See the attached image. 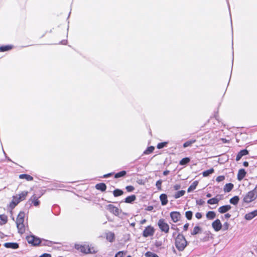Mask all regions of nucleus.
Segmentation results:
<instances>
[{
	"mask_svg": "<svg viewBox=\"0 0 257 257\" xmlns=\"http://www.w3.org/2000/svg\"><path fill=\"white\" fill-rule=\"evenodd\" d=\"M146 220L145 219H144L141 220V224H144L146 223Z\"/></svg>",
	"mask_w": 257,
	"mask_h": 257,
	"instance_id": "nucleus-57",
	"label": "nucleus"
},
{
	"mask_svg": "<svg viewBox=\"0 0 257 257\" xmlns=\"http://www.w3.org/2000/svg\"><path fill=\"white\" fill-rule=\"evenodd\" d=\"M196 203H197V204L201 205L204 203V201L202 199H199V200H196Z\"/></svg>",
	"mask_w": 257,
	"mask_h": 257,
	"instance_id": "nucleus-48",
	"label": "nucleus"
},
{
	"mask_svg": "<svg viewBox=\"0 0 257 257\" xmlns=\"http://www.w3.org/2000/svg\"><path fill=\"white\" fill-rule=\"evenodd\" d=\"M123 191L121 190L117 189L113 191V194L114 196L117 197L123 194Z\"/></svg>",
	"mask_w": 257,
	"mask_h": 257,
	"instance_id": "nucleus-30",
	"label": "nucleus"
},
{
	"mask_svg": "<svg viewBox=\"0 0 257 257\" xmlns=\"http://www.w3.org/2000/svg\"><path fill=\"white\" fill-rule=\"evenodd\" d=\"M158 226L161 230L165 233H168L169 230V226L167 223H166L164 219H161L158 221Z\"/></svg>",
	"mask_w": 257,
	"mask_h": 257,
	"instance_id": "nucleus-5",
	"label": "nucleus"
},
{
	"mask_svg": "<svg viewBox=\"0 0 257 257\" xmlns=\"http://www.w3.org/2000/svg\"><path fill=\"white\" fill-rule=\"evenodd\" d=\"M219 200H220L219 199H218L216 197H214V198H212L211 199H209L207 201V203L209 204H218Z\"/></svg>",
	"mask_w": 257,
	"mask_h": 257,
	"instance_id": "nucleus-23",
	"label": "nucleus"
},
{
	"mask_svg": "<svg viewBox=\"0 0 257 257\" xmlns=\"http://www.w3.org/2000/svg\"><path fill=\"white\" fill-rule=\"evenodd\" d=\"M162 181L161 180H159L157 181L156 183V186L157 187L158 189L159 190H161V185H162Z\"/></svg>",
	"mask_w": 257,
	"mask_h": 257,
	"instance_id": "nucleus-41",
	"label": "nucleus"
},
{
	"mask_svg": "<svg viewBox=\"0 0 257 257\" xmlns=\"http://www.w3.org/2000/svg\"><path fill=\"white\" fill-rule=\"evenodd\" d=\"M6 248H11L13 249H17L19 247V244L15 242H6L4 244Z\"/></svg>",
	"mask_w": 257,
	"mask_h": 257,
	"instance_id": "nucleus-14",
	"label": "nucleus"
},
{
	"mask_svg": "<svg viewBox=\"0 0 257 257\" xmlns=\"http://www.w3.org/2000/svg\"><path fill=\"white\" fill-rule=\"evenodd\" d=\"M224 216L226 218H229L231 216V215L230 214L227 213L224 215Z\"/></svg>",
	"mask_w": 257,
	"mask_h": 257,
	"instance_id": "nucleus-54",
	"label": "nucleus"
},
{
	"mask_svg": "<svg viewBox=\"0 0 257 257\" xmlns=\"http://www.w3.org/2000/svg\"><path fill=\"white\" fill-rule=\"evenodd\" d=\"M212 226L213 229L216 231H219L222 227V224L219 219H217L214 221H213L212 223Z\"/></svg>",
	"mask_w": 257,
	"mask_h": 257,
	"instance_id": "nucleus-8",
	"label": "nucleus"
},
{
	"mask_svg": "<svg viewBox=\"0 0 257 257\" xmlns=\"http://www.w3.org/2000/svg\"><path fill=\"white\" fill-rule=\"evenodd\" d=\"M125 254V252L123 251H119L115 254L114 257H123Z\"/></svg>",
	"mask_w": 257,
	"mask_h": 257,
	"instance_id": "nucleus-43",
	"label": "nucleus"
},
{
	"mask_svg": "<svg viewBox=\"0 0 257 257\" xmlns=\"http://www.w3.org/2000/svg\"><path fill=\"white\" fill-rule=\"evenodd\" d=\"M241 157H241V156H240L238 154H237V155L236 156V160L237 161H239V160L241 159Z\"/></svg>",
	"mask_w": 257,
	"mask_h": 257,
	"instance_id": "nucleus-52",
	"label": "nucleus"
},
{
	"mask_svg": "<svg viewBox=\"0 0 257 257\" xmlns=\"http://www.w3.org/2000/svg\"><path fill=\"white\" fill-rule=\"evenodd\" d=\"M96 188L102 191H104L106 189V186L104 183H101L96 185Z\"/></svg>",
	"mask_w": 257,
	"mask_h": 257,
	"instance_id": "nucleus-20",
	"label": "nucleus"
},
{
	"mask_svg": "<svg viewBox=\"0 0 257 257\" xmlns=\"http://www.w3.org/2000/svg\"><path fill=\"white\" fill-rule=\"evenodd\" d=\"M216 214L214 211H209L206 213V217L209 219H213L215 217Z\"/></svg>",
	"mask_w": 257,
	"mask_h": 257,
	"instance_id": "nucleus-27",
	"label": "nucleus"
},
{
	"mask_svg": "<svg viewBox=\"0 0 257 257\" xmlns=\"http://www.w3.org/2000/svg\"><path fill=\"white\" fill-rule=\"evenodd\" d=\"M245 174H246V172L244 169H240L238 172L237 179L239 181H241L245 177Z\"/></svg>",
	"mask_w": 257,
	"mask_h": 257,
	"instance_id": "nucleus-18",
	"label": "nucleus"
},
{
	"mask_svg": "<svg viewBox=\"0 0 257 257\" xmlns=\"http://www.w3.org/2000/svg\"><path fill=\"white\" fill-rule=\"evenodd\" d=\"M154 150V147H149L147 150L144 152L145 154H148L150 153H152Z\"/></svg>",
	"mask_w": 257,
	"mask_h": 257,
	"instance_id": "nucleus-42",
	"label": "nucleus"
},
{
	"mask_svg": "<svg viewBox=\"0 0 257 257\" xmlns=\"http://www.w3.org/2000/svg\"><path fill=\"white\" fill-rule=\"evenodd\" d=\"M176 234V232L173 233V236H174Z\"/></svg>",
	"mask_w": 257,
	"mask_h": 257,
	"instance_id": "nucleus-61",
	"label": "nucleus"
},
{
	"mask_svg": "<svg viewBox=\"0 0 257 257\" xmlns=\"http://www.w3.org/2000/svg\"><path fill=\"white\" fill-rule=\"evenodd\" d=\"M239 200V197L237 196H235L230 199L229 202L230 203L235 205L238 203Z\"/></svg>",
	"mask_w": 257,
	"mask_h": 257,
	"instance_id": "nucleus-25",
	"label": "nucleus"
},
{
	"mask_svg": "<svg viewBox=\"0 0 257 257\" xmlns=\"http://www.w3.org/2000/svg\"><path fill=\"white\" fill-rule=\"evenodd\" d=\"M25 216V214L24 212L21 211L19 213L16 220L17 227L19 232L21 234L24 233L26 230V227L24 224Z\"/></svg>",
	"mask_w": 257,
	"mask_h": 257,
	"instance_id": "nucleus-2",
	"label": "nucleus"
},
{
	"mask_svg": "<svg viewBox=\"0 0 257 257\" xmlns=\"http://www.w3.org/2000/svg\"><path fill=\"white\" fill-rule=\"evenodd\" d=\"M185 193V191L184 190L179 191L175 194L174 197L175 198L177 199L181 196H183Z\"/></svg>",
	"mask_w": 257,
	"mask_h": 257,
	"instance_id": "nucleus-29",
	"label": "nucleus"
},
{
	"mask_svg": "<svg viewBox=\"0 0 257 257\" xmlns=\"http://www.w3.org/2000/svg\"><path fill=\"white\" fill-rule=\"evenodd\" d=\"M21 201H22L21 199H20L19 196L17 195L13 197V200L11 203L10 205L12 207H14Z\"/></svg>",
	"mask_w": 257,
	"mask_h": 257,
	"instance_id": "nucleus-12",
	"label": "nucleus"
},
{
	"mask_svg": "<svg viewBox=\"0 0 257 257\" xmlns=\"http://www.w3.org/2000/svg\"><path fill=\"white\" fill-rule=\"evenodd\" d=\"M160 199L162 205H165L168 203V200L166 194H162L160 196Z\"/></svg>",
	"mask_w": 257,
	"mask_h": 257,
	"instance_id": "nucleus-16",
	"label": "nucleus"
},
{
	"mask_svg": "<svg viewBox=\"0 0 257 257\" xmlns=\"http://www.w3.org/2000/svg\"><path fill=\"white\" fill-rule=\"evenodd\" d=\"M243 164L245 167H247L248 166V163L246 161L244 162Z\"/></svg>",
	"mask_w": 257,
	"mask_h": 257,
	"instance_id": "nucleus-55",
	"label": "nucleus"
},
{
	"mask_svg": "<svg viewBox=\"0 0 257 257\" xmlns=\"http://www.w3.org/2000/svg\"><path fill=\"white\" fill-rule=\"evenodd\" d=\"M0 219L3 221V224H5L7 222L8 217L5 214L0 215Z\"/></svg>",
	"mask_w": 257,
	"mask_h": 257,
	"instance_id": "nucleus-36",
	"label": "nucleus"
},
{
	"mask_svg": "<svg viewBox=\"0 0 257 257\" xmlns=\"http://www.w3.org/2000/svg\"><path fill=\"white\" fill-rule=\"evenodd\" d=\"M12 48L11 46H4L0 47V51L4 52L11 50Z\"/></svg>",
	"mask_w": 257,
	"mask_h": 257,
	"instance_id": "nucleus-32",
	"label": "nucleus"
},
{
	"mask_svg": "<svg viewBox=\"0 0 257 257\" xmlns=\"http://www.w3.org/2000/svg\"><path fill=\"white\" fill-rule=\"evenodd\" d=\"M175 244L179 251H183L187 245V242L183 235L178 233L175 238Z\"/></svg>",
	"mask_w": 257,
	"mask_h": 257,
	"instance_id": "nucleus-1",
	"label": "nucleus"
},
{
	"mask_svg": "<svg viewBox=\"0 0 257 257\" xmlns=\"http://www.w3.org/2000/svg\"><path fill=\"white\" fill-rule=\"evenodd\" d=\"M201 230V228L199 226H195L193 228V231L191 232L192 235H196Z\"/></svg>",
	"mask_w": 257,
	"mask_h": 257,
	"instance_id": "nucleus-33",
	"label": "nucleus"
},
{
	"mask_svg": "<svg viewBox=\"0 0 257 257\" xmlns=\"http://www.w3.org/2000/svg\"><path fill=\"white\" fill-rule=\"evenodd\" d=\"M169 173V171H168V170H166L163 172V175L164 176H167Z\"/></svg>",
	"mask_w": 257,
	"mask_h": 257,
	"instance_id": "nucleus-53",
	"label": "nucleus"
},
{
	"mask_svg": "<svg viewBox=\"0 0 257 257\" xmlns=\"http://www.w3.org/2000/svg\"><path fill=\"white\" fill-rule=\"evenodd\" d=\"M28 194V191H23L20 194H19L17 195L19 196V198H20V199H21V200L23 201L25 199Z\"/></svg>",
	"mask_w": 257,
	"mask_h": 257,
	"instance_id": "nucleus-28",
	"label": "nucleus"
},
{
	"mask_svg": "<svg viewBox=\"0 0 257 257\" xmlns=\"http://www.w3.org/2000/svg\"><path fill=\"white\" fill-rule=\"evenodd\" d=\"M32 201V203L36 206H37L39 205L40 202L38 200L37 197L35 195H33L30 199Z\"/></svg>",
	"mask_w": 257,
	"mask_h": 257,
	"instance_id": "nucleus-26",
	"label": "nucleus"
},
{
	"mask_svg": "<svg viewBox=\"0 0 257 257\" xmlns=\"http://www.w3.org/2000/svg\"><path fill=\"white\" fill-rule=\"evenodd\" d=\"M195 216L197 219H200L202 217V214L200 212H197L195 214Z\"/></svg>",
	"mask_w": 257,
	"mask_h": 257,
	"instance_id": "nucleus-49",
	"label": "nucleus"
},
{
	"mask_svg": "<svg viewBox=\"0 0 257 257\" xmlns=\"http://www.w3.org/2000/svg\"><path fill=\"white\" fill-rule=\"evenodd\" d=\"M231 208V207L230 205H226L220 207L218 210L220 213H224L229 210Z\"/></svg>",
	"mask_w": 257,
	"mask_h": 257,
	"instance_id": "nucleus-15",
	"label": "nucleus"
},
{
	"mask_svg": "<svg viewBox=\"0 0 257 257\" xmlns=\"http://www.w3.org/2000/svg\"><path fill=\"white\" fill-rule=\"evenodd\" d=\"M20 179H25L28 181H32L33 180V177L28 174H21L19 175Z\"/></svg>",
	"mask_w": 257,
	"mask_h": 257,
	"instance_id": "nucleus-22",
	"label": "nucleus"
},
{
	"mask_svg": "<svg viewBox=\"0 0 257 257\" xmlns=\"http://www.w3.org/2000/svg\"><path fill=\"white\" fill-rule=\"evenodd\" d=\"M155 232V230L154 228L151 226H148L143 231V236L147 237L148 236H152L154 235Z\"/></svg>",
	"mask_w": 257,
	"mask_h": 257,
	"instance_id": "nucleus-6",
	"label": "nucleus"
},
{
	"mask_svg": "<svg viewBox=\"0 0 257 257\" xmlns=\"http://www.w3.org/2000/svg\"><path fill=\"white\" fill-rule=\"evenodd\" d=\"M257 198V185L251 191L247 192L243 197V202L249 203L254 201Z\"/></svg>",
	"mask_w": 257,
	"mask_h": 257,
	"instance_id": "nucleus-3",
	"label": "nucleus"
},
{
	"mask_svg": "<svg viewBox=\"0 0 257 257\" xmlns=\"http://www.w3.org/2000/svg\"><path fill=\"white\" fill-rule=\"evenodd\" d=\"M213 172L214 169L212 168L209 170H207L204 171L202 174L204 177H207L209 175L211 174L212 173H213Z\"/></svg>",
	"mask_w": 257,
	"mask_h": 257,
	"instance_id": "nucleus-31",
	"label": "nucleus"
},
{
	"mask_svg": "<svg viewBox=\"0 0 257 257\" xmlns=\"http://www.w3.org/2000/svg\"><path fill=\"white\" fill-rule=\"evenodd\" d=\"M27 240L29 243H31L34 245H38L41 242L39 238H36L34 236H28L27 237Z\"/></svg>",
	"mask_w": 257,
	"mask_h": 257,
	"instance_id": "nucleus-7",
	"label": "nucleus"
},
{
	"mask_svg": "<svg viewBox=\"0 0 257 257\" xmlns=\"http://www.w3.org/2000/svg\"><path fill=\"white\" fill-rule=\"evenodd\" d=\"M171 228L176 230L177 232L179 231V229L178 228H175L174 226H172Z\"/></svg>",
	"mask_w": 257,
	"mask_h": 257,
	"instance_id": "nucleus-58",
	"label": "nucleus"
},
{
	"mask_svg": "<svg viewBox=\"0 0 257 257\" xmlns=\"http://www.w3.org/2000/svg\"><path fill=\"white\" fill-rule=\"evenodd\" d=\"M195 141H193V142H185L184 144H183V147L184 148H186L189 146H190L192 143L194 142Z\"/></svg>",
	"mask_w": 257,
	"mask_h": 257,
	"instance_id": "nucleus-46",
	"label": "nucleus"
},
{
	"mask_svg": "<svg viewBox=\"0 0 257 257\" xmlns=\"http://www.w3.org/2000/svg\"><path fill=\"white\" fill-rule=\"evenodd\" d=\"M126 172L125 171H122L121 172H119L118 173H117L115 174L114 177L115 178H118L121 177H123L126 174Z\"/></svg>",
	"mask_w": 257,
	"mask_h": 257,
	"instance_id": "nucleus-34",
	"label": "nucleus"
},
{
	"mask_svg": "<svg viewBox=\"0 0 257 257\" xmlns=\"http://www.w3.org/2000/svg\"><path fill=\"white\" fill-rule=\"evenodd\" d=\"M127 257H131V255H128Z\"/></svg>",
	"mask_w": 257,
	"mask_h": 257,
	"instance_id": "nucleus-62",
	"label": "nucleus"
},
{
	"mask_svg": "<svg viewBox=\"0 0 257 257\" xmlns=\"http://www.w3.org/2000/svg\"><path fill=\"white\" fill-rule=\"evenodd\" d=\"M206 196L208 198L210 197L211 196V194L210 193H208L207 195H206Z\"/></svg>",
	"mask_w": 257,
	"mask_h": 257,
	"instance_id": "nucleus-59",
	"label": "nucleus"
},
{
	"mask_svg": "<svg viewBox=\"0 0 257 257\" xmlns=\"http://www.w3.org/2000/svg\"><path fill=\"white\" fill-rule=\"evenodd\" d=\"M256 216H257V209L246 214L244 218L246 220H250Z\"/></svg>",
	"mask_w": 257,
	"mask_h": 257,
	"instance_id": "nucleus-11",
	"label": "nucleus"
},
{
	"mask_svg": "<svg viewBox=\"0 0 257 257\" xmlns=\"http://www.w3.org/2000/svg\"><path fill=\"white\" fill-rule=\"evenodd\" d=\"M224 179H225V177L224 176H219L216 178V180L218 182H219L223 181Z\"/></svg>",
	"mask_w": 257,
	"mask_h": 257,
	"instance_id": "nucleus-44",
	"label": "nucleus"
},
{
	"mask_svg": "<svg viewBox=\"0 0 257 257\" xmlns=\"http://www.w3.org/2000/svg\"><path fill=\"white\" fill-rule=\"evenodd\" d=\"M114 233L112 232H108L106 233V239L109 242H113L114 240Z\"/></svg>",
	"mask_w": 257,
	"mask_h": 257,
	"instance_id": "nucleus-17",
	"label": "nucleus"
},
{
	"mask_svg": "<svg viewBox=\"0 0 257 257\" xmlns=\"http://www.w3.org/2000/svg\"><path fill=\"white\" fill-rule=\"evenodd\" d=\"M173 188L175 190H178L181 188V185L180 184H175L174 185Z\"/></svg>",
	"mask_w": 257,
	"mask_h": 257,
	"instance_id": "nucleus-47",
	"label": "nucleus"
},
{
	"mask_svg": "<svg viewBox=\"0 0 257 257\" xmlns=\"http://www.w3.org/2000/svg\"><path fill=\"white\" fill-rule=\"evenodd\" d=\"M189 161H190V159L189 158H185L182 159L180 161V164L181 165H184L187 164L188 163H189Z\"/></svg>",
	"mask_w": 257,
	"mask_h": 257,
	"instance_id": "nucleus-35",
	"label": "nucleus"
},
{
	"mask_svg": "<svg viewBox=\"0 0 257 257\" xmlns=\"http://www.w3.org/2000/svg\"><path fill=\"white\" fill-rule=\"evenodd\" d=\"M238 154L241 156L242 157L243 156H245L247 154H248V151L246 150H241L239 153Z\"/></svg>",
	"mask_w": 257,
	"mask_h": 257,
	"instance_id": "nucleus-40",
	"label": "nucleus"
},
{
	"mask_svg": "<svg viewBox=\"0 0 257 257\" xmlns=\"http://www.w3.org/2000/svg\"><path fill=\"white\" fill-rule=\"evenodd\" d=\"M40 257H51V255L49 254L45 253L41 255Z\"/></svg>",
	"mask_w": 257,
	"mask_h": 257,
	"instance_id": "nucleus-51",
	"label": "nucleus"
},
{
	"mask_svg": "<svg viewBox=\"0 0 257 257\" xmlns=\"http://www.w3.org/2000/svg\"><path fill=\"white\" fill-rule=\"evenodd\" d=\"M145 256L146 257H159V256L157 254L154 253L151 251H147L145 253Z\"/></svg>",
	"mask_w": 257,
	"mask_h": 257,
	"instance_id": "nucleus-37",
	"label": "nucleus"
},
{
	"mask_svg": "<svg viewBox=\"0 0 257 257\" xmlns=\"http://www.w3.org/2000/svg\"><path fill=\"white\" fill-rule=\"evenodd\" d=\"M135 188L133 186H127L126 187V190L128 192H132L134 190Z\"/></svg>",
	"mask_w": 257,
	"mask_h": 257,
	"instance_id": "nucleus-45",
	"label": "nucleus"
},
{
	"mask_svg": "<svg viewBox=\"0 0 257 257\" xmlns=\"http://www.w3.org/2000/svg\"><path fill=\"white\" fill-rule=\"evenodd\" d=\"M136 199V197L135 195H132L127 197L125 199V202L127 203H131Z\"/></svg>",
	"mask_w": 257,
	"mask_h": 257,
	"instance_id": "nucleus-21",
	"label": "nucleus"
},
{
	"mask_svg": "<svg viewBox=\"0 0 257 257\" xmlns=\"http://www.w3.org/2000/svg\"><path fill=\"white\" fill-rule=\"evenodd\" d=\"M21 201H22L21 199H20L19 196L17 195L13 197V200L11 203L10 205L12 207H14Z\"/></svg>",
	"mask_w": 257,
	"mask_h": 257,
	"instance_id": "nucleus-13",
	"label": "nucleus"
},
{
	"mask_svg": "<svg viewBox=\"0 0 257 257\" xmlns=\"http://www.w3.org/2000/svg\"><path fill=\"white\" fill-rule=\"evenodd\" d=\"M188 226H189V224L188 223L185 224L184 225V227H183L184 230H187L188 229Z\"/></svg>",
	"mask_w": 257,
	"mask_h": 257,
	"instance_id": "nucleus-50",
	"label": "nucleus"
},
{
	"mask_svg": "<svg viewBox=\"0 0 257 257\" xmlns=\"http://www.w3.org/2000/svg\"><path fill=\"white\" fill-rule=\"evenodd\" d=\"M198 184V182L197 181H195L193 182V183L190 186V187L188 188L187 191L190 192L192 190H194Z\"/></svg>",
	"mask_w": 257,
	"mask_h": 257,
	"instance_id": "nucleus-24",
	"label": "nucleus"
},
{
	"mask_svg": "<svg viewBox=\"0 0 257 257\" xmlns=\"http://www.w3.org/2000/svg\"><path fill=\"white\" fill-rule=\"evenodd\" d=\"M107 209L116 215L119 214V209L113 205L109 204L107 205Z\"/></svg>",
	"mask_w": 257,
	"mask_h": 257,
	"instance_id": "nucleus-10",
	"label": "nucleus"
},
{
	"mask_svg": "<svg viewBox=\"0 0 257 257\" xmlns=\"http://www.w3.org/2000/svg\"><path fill=\"white\" fill-rule=\"evenodd\" d=\"M111 173H108V174H105V175H104L103 176V177H104V178H107V177H109V176H111Z\"/></svg>",
	"mask_w": 257,
	"mask_h": 257,
	"instance_id": "nucleus-56",
	"label": "nucleus"
},
{
	"mask_svg": "<svg viewBox=\"0 0 257 257\" xmlns=\"http://www.w3.org/2000/svg\"><path fill=\"white\" fill-rule=\"evenodd\" d=\"M185 216L188 220L191 219L192 217V212L191 211H186L185 213Z\"/></svg>",
	"mask_w": 257,
	"mask_h": 257,
	"instance_id": "nucleus-38",
	"label": "nucleus"
},
{
	"mask_svg": "<svg viewBox=\"0 0 257 257\" xmlns=\"http://www.w3.org/2000/svg\"><path fill=\"white\" fill-rule=\"evenodd\" d=\"M225 226H226V229H227L228 228V223H226L225 224Z\"/></svg>",
	"mask_w": 257,
	"mask_h": 257,
	"instance_id": "nucleus-60",
	"label": "nucleus"
},
{
	"mask_svg": "<svg viewBox=\"0 0 257 257\" xmlns=\"http://www.w3.org/2000/svg\"><path fill=\"white\" fill-rule=\"evenodd\" d=\"M233 184L232 183H227L226 184L223 188L224 191L225 192H230L232 188H233Z\"/></svg>",
	"mask_w": 257,
	"mask_h": 257,
	"instance_id": "nucleus-19",
	"label": "nucleus"
},
{
	"mask_svg": "<svg viewBox=\"0 0 257 257\" xmlns=\"http://www.w3.org/2000/svg\"><path fill=\"white\" fill-rule=\"evenodd\" d=\"M167 142H163V143H159L158 145H157V148L159 149H161L163 148H164L165 146H166V145L167 144Z\"/></svg>",
	"mask_w": 257,
	"mask_h": 257,
	"instance_id": "nucleus-39",
	"label": "nucleus"
},
{
	"mask_svg": "<svg viewBox=\"0 0 257 257\" xmlns=\"http://www.w3.org/2000/svg\"><path fill=\"white\" fill-rule=\"evenodd\" d=\"M170 216L174 222H177L181 218V214L179 212L174 211L170 213Z\"/></svg>",
	"mask_w": 257,
	"mask_h": 257,
	"instance_id": "nucleus-9",
	"label": "nucleus"
},
{
	"mask_svg": "<svg viewBox=\"0 0 257 257\" xmlns=\"http://www.w3.org/2000/svg\"><path fill=\"white\" fill-rule=\"evenodd\" d=\"M75 247L77 250L84 253H94L95 251L93 247H90L88 245L75 244Z\"/></svg>",
	"mask_w": 257,
	"mask_h": 257,
	"instance_id": "nucleus-4",
	"label": "nucleus"
}]
</instances>
